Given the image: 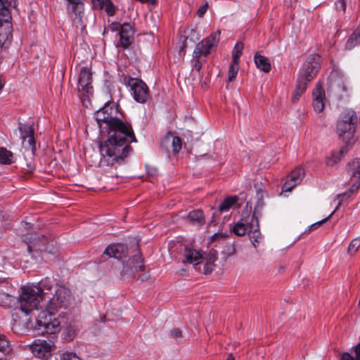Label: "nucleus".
<instances>
[{
    "instance_id": "obj_50",
    "label": "nucleus",
    "mask_w": 360,
    "mask_h": 360,
    "mask_svg": "<svg viewBox=\"0 0 360 360\" xmlns=\"http://www.w3.org/2000/svg\"><path fill=\"white\" fill-rule=\"evenodd\" d=\"M242 48H243V44H239L238 43H237L234 47V50H233V54L235 53V54H238V58L240 57V56L242 54Z\"/></svg>"
},
{
    "instance_id": "obj_53",
    "label": "nucleus",
    "mask_w": 360,
    "mask_h": 360,
    "mask_svg": "<svg viewBox=\"0 0 360 360\" xmlns=\"http://www.w3.org/2000/svg\"><path fill=\"white\" fill-rule=\"evenodd\" d=\"M5 81L3 78L2 75L0 73V91H1L4 86Z\"/></svg>"
},
{
    "instance_id": "obj_45",
    "label": "nucleus",
    "mask_w": 360,
    "mask_h": 360,
    "mask_svg": "<svg viewBox=\"0 0 360 360\" xmlns=\"http://www.w3.org/2000/svg\"><path fill=\"white\" fill-rule=\"evenodd\" d=\"M169 337L178 340L179 339H181L183 338L182 331L179 328H173L169 332Z\"/></svg>"
},
{
    "instance_id": "obj_46",
    "label": "nucleus",
    "mask_w": 360,
    "mask_h": 360,
    "mask_svg": "<svg viewBox=\"0 0 360 360\" xmlns=\"http://www.w3.org/2000/svg\"><path fill=\"white\" fill-rule=\"evenodd\" d=\"M335 86L338 89V91L339 92H344V91H346L347 90V87L345 84V82L342 79H339L336 82H335Z\"/></svg>"
},
{
    "instance_id": "obj_15",
    "label": "nucleus",
    "mask_w": 360,
    "mask_h": 360,
    "mask_svg": "<svg viewBox=\"0 0 360 360\" xmlns=\"http://www.w3.org/2000/svg\"><path fill=\"white\" fill-rule=\"evenodd\" d=\"M134 27L131 23H123L122 27L118 34L120 41L117 46H121L123 49H127L134 41Z\"/></svg>"
},
{
    "instance_id": "obj_20",
    "label": "nucleus",
    "mask_w": 360,
    "mask_h": 360,
    "mask_svg": "<svg viewBox=\"0 0 360 360\" xmlns=\"http://www.w3.org/2000/svg\"><path fill=\"white\" fill-rule=\"evenodd\" d=\"M183 218L190 224L197 227H201L205 224V217L202 210H193Z\"/></svg>"
},
{
    "instance_id": "obj_24",
    "label": "nucleus",
    "mask_w": 360,
    "mask_h": 360,
    "mask_svg": "<svg viewBox=\"0 0 360 360\" xmlns=\"http://www.w3.org/2000/svg\"><path fill=\"white\" fill-rule=\"evenodd\" d=\"M169 145L172 146V151L177 153L181 149V140L179 136H167L162 140L161 146L167 149Z\"/></svg>"
},
{
    "instance_id": "obj_14",
    "label": "nucleus",
    "mask_w": 360,
    "mask_h": 360,
    "mask_svg": "<svg viewBox=\"0 0 360 360\" xmlns=\"http://www.w3.org/2000/svg\"><path fill=\"white\" fill-rule=\"evenodd\" d=\"M53 343L46 340H36L30 346L32 354L37 358L47 360L51 356Z\"/></svg>"
},
{
    "instance_id": "obj_34",
    "label": "nucleus",
    "mask_w": 360,
    "mask_h": 360,
    "mask_svg": "<svg viewBox=\"0 0 360 360\" xmlns=\"http://www.w3.org/2000/svg\"><path fill=\"white\" fill-rule=\"evenodd\" d=\"M12 350L11 342L6 335H0V352L4 354H8Z\"/></svg>"
},
{
    "instance_id": "obj_6",
    "label": "nucleus",
    "mask_w": 360,
    "mask_h": 360,
    "mask_svg": "<svg viewBox=\"0 0 360 360\" xmlns=\"http://www.w3.org/2000/svg\"><path fill=\"white\" fill-rule=\"evenodd\" d=\"M248 207V205H246ZM255 221L252 220L250 216V211L245 207V210L242 211L241 218L232 228L231 231L229 233L217 232L213 234L210 238V242L224 240L230 235L231 232L238 236H243L246 233L250 234L251 229Z\"/></svg>"
},
{
    "instance_id": "obj_42",
    "label": "nucleus",
    "mask_w": 360,
    "mask_h": 360,
    "mask_svg": "<svg viewBox=\"0 0 360 360\" xmlns=\"http://www.w3.org/2000/svg\"><path fill=\"white\" fill-rule=\"evenodd\" d=\"M349 168H350V169H349V172L350 173V174H351L352 176H354L352 175V172L355 171V169H354L352 168V167H349ZM354 176H356V177L358 178V179H357V181H355V182L352 185L351 188H350L349 189H348V191H351V192H352V194H353V193H354V192L356 191L359 188V187H360V176H359V174H356Z\"/></svg>"
},
{
    "instance_id": "obj_8",
    "label": "nucleus",
    "mask_w": 360,
    "mask_h": 360,
    "mask_svg": "<svg viewBox=\"0 0 360 360\" xmlns=\"http://www.w3.org/2000/svg\"><path fill=\"white\" fill-rule=\"evenodd\" d=\"M118 107L115 102L108 101L103 107L95 112V120L101 130L119 117Z\"/></svg>"
},
{
    "instance_id": "obj_11",
    "label": "nucleus",
    "mask_w": 360,
    "mask_h": 360,
    "mask_svg": "<svg viewBox=\"0 0 360 360\" xmlns=\"http://www.w3.org/2000/svg\"><path fill=\"white\" fill-rule=\"evenodd\" d=\"M92 72L88 67H82L77 77V91L81 96H88L92 94Z\"/></svg>"
},
{
    "instance_id": "obj_10",
    "label": "nucleus",
    "mask_w": 360,
    "mask_h": 360,
    "mask_svg": "<svg viewBox=\"0 0 360 360\" xmlns=\"http://www.w3.org/2000/svg\"><path fill=\"white\" fill-rule=\"evenodd\" d=\"M355 129L354 124L337 122L336 132L338 137L343 142V146L341 147V153H347L349 148L356 142V139L354 136Z\"/></svg>"
},
{
    "instance_id": "obj_12",
    "label": "nucleus",
    "mask_w": 360,
    "mask_h": 360,
    "mask_svg": "<svg viewBox=\"0 0 360 360\" xmlns=\"http://www.w3.org/2000/svg\"><path fill=\"white\" fill-rule=\"evenodd\" d=\"M66 1H68L66 6L67 13L71 15V18L75 23L82 25L83 23L82 18L84 14V0Z\"/></svg>"
},
{
    "instance_id": "obj_21",
    "label": "nucleus",
    "mask_w": 360,
    "mask_h": 360,
    "mask_svg": "<svg viewBox=\"0 0 360 360\" xmlns=\"http://www.w3.org/2000/svg\"><path fill=\"white\" fill-rule=\"evenodd\" d=\"M203 259L202 254L200 251H197L195 249L185 246L184 252V264H192L197 265L200 263Z\"/></svg>"
},
{
    "instance_id": "obj_39",
    "label": "nucleus",
    "mask_w": 360,
    "mask_h": 360,
    "mask_svg": "<svg viewBox=\"0 0 360 360\" xmlns=\"http://www.w3.org/2000/svg\"><path fill=\"white\" fill-rule=\"evenodd\" d=\"M223 253L226 255L227 257L233 255L236 253L234 243H227L223 250Z\"/></svg>"
},
{
    "instance_id": "obj_33",
    "label": "nucleus",
    "mask_w": 360,
    "mask_h": 360,
    "mask_svg": "<svg viewBox=\"0 0 360 360\" xmlns=\"http://www.w3.org/2000/svg\"><path fill=\"white\" fill-rule=\"evenodd\" d=\"M13 153L6 148H0V163L3 165H11L12 160Z\"/></svg>"
},
{
    "instance_id": "obj_13",
    "label": "nucleus",
    "mask_w": 360,
    "mask_h": 360,
    "mask_svg": "<svg viewBox=\"0 0 360 360\" xmlns=\"http://www.w3.org/2000/svg\"><path fill=\"white\" fill-rule=\"evenodd\" d=\"M18 129L22 142L25 143L27 141L25 147L34 152L36 150V143L34 137V129L33 124H27L20 122L18 124Z\"/></svg>"
},
{
    "instance_id": "obj_49",
    "label": "nucleus",
    "mask_w": 360,
    "mask_h": 360,
    "mask_svg": "<svg viewBox=\"0 0 360 360\" xmlns=\"http://www.w3.org/2000/svg\"><path fill=\"white\" fill-rule=\"evenodd\" d=\"M208 8V4L205 3L202 5L198 10L197 13L199 17L203 16V15L206 13Z\"/></svg>"
},
{
    "instance_id": "obj_2",
    "label": "nucleus",
    "mask_w": 360,
    "mask_h": 360,
    "mask_svg": "<svg viewBox=\"0 0 360 360\" xmlns=\"http://www.w3.org/2000/svg\"><path fill=\"white\" fill-rule=\"evenodd\" d=\"M71 301L72 295L69 289L65 286H58L53 297L48 299L46 310L41 311L37 319L38 330H41L43 335H55L60 330V322L55 315L60 310L68 309Z\"/></svg>"
},
{
    "instance_id": "obj_27",
    "label": "nucleus",
    "mask_w": 360,
    "mask_h": 360,
    "mask_svg": "<svg viewBox=\"0 0 360 360\" xmlns=\"http://www.w3.org/2000/svg\"><path fill=\"white\" fill-rule=\"evenodd\" d=\"M255 63L258 69L268 73L271 69V63L267 57L262 56L258 52L254 56Z\"/></svg>"
},
{
    "instance_id": "obj_7",
    "label": "nucleus",
    "mask_w": 360,
    "mask_h": 360,
    "mask_svg": "<svg viewBox=\"0 0 360 360\" xmlns=\"http://www.w3.org/2000/svg\"><path fill=\"white\" fill-rule=\"evenodd\" d=\"M24 240L27 243L29 253L36 260H38L41 253H53V245L49 244L44 235L29 233L25 236Z\"/></svg>"
},
{
    "instance_id": "obj_35",
    "label": "nucleus",
    "mask_w": 360,
    "mask_h": 360,
    "mask_svg": "<svg viewBox=\"0 0 360 360\" xmlns=\"http://www.w3.org/2000/svg\"><path fill=\"white\" fill-rule=\"evenodd\" d=\"M14 302V297L8 293L0 291V306L10 307Z\"/></svg>"
},
{
    "instance_id": "obj_32",
    "label": "nucleus",
    "mask_w": 360,
    "mask_h": 360,
    "mask_svg": "<svg viewBox=\"0 0 360 360\" xmlns=\"http://www.w3.org/2000/svg\"><path fill=\"white\" fill-rule=\"evenodd\" d=\"M250 233L252 235L250 236L251 241L252 244L256 246V243H259V238H260V231H259V220L257 219L256 221H254L252 227L251 229Z\"/></svg>"
},
{
    "instance_id": "obj_37",
    "label": "nucleus",
    "mask_w": 360,
    "mask_h": 360,
    "mask_svg": "<svg viewBox=\"0 0 360 360\" xmlns=\"http://www.w3.org/2000/svg\"><path fill=\"white\" fill-rule=\"evenodd\" d=\"M346 153H341V149L338 153L333 152L330 157H329L326 161V164L328 166L332 167L337 164L338 162L340 161L342 157Z\"/></svg>"
},
{
    "instance_id": "obj_3",
    "label": "nucleus",
    "mask_w": 360,
    "mask_h": 360,
    "mask_svg": "<svg viewBox=\"0 0 360 360\" xmlns=\"http://www.w3.org/2000/svg\"><path fill=\"white\" fill-rule=\"evenodd\" d=\"M53 286L54 281L45 278L36 285L22 288L18 299L20 310L28 315L32 310L37 309L40 302L49 299Z\"/></svg>"
},
{
    "instance_id": "obj_19",
    "label": "nucleus",
    "mask_w": 360,
    "mask_h": 360,
    "mask_svg": "<svg viewBox=\"0 0 360 360\" xmlns=\"http://www.w3.org/2000/svg\"><path fill=\"white\" fill-rule=\"evenodd\" d=\"M313 108L317 112H321L324 109L325 91L321 83L316 84V88L312 92Z\"/></svg>"
},
{
    "instance_id": "obj_54",
    "label": "nucleus",
    "mask_w": 360,
    "mask_h": 360,
    "mask_svg": "<svg viewBox=\"0 0 360 360\" xmlns=\"http://www.w3.org/2000/svg\"><path fill=\"white\" fill-rule=\"evenodd\" d=\"M226 360H234L231 356H229Z\"/></svg>"
},
{
    "instance_id": "obj_30",
    "label": "nucleus",
    "mask_w": 360,
    "mask_h": 360,
    "mask_svg": "<svg viewBox=\"0 0 360 360\" xmlns=\"http://www.w3.org/2000/svg\"><path fill=\"white\" fill-rule=\"evenodd\" d=\"M356 116L353 110H346L343 112L341 115V118L338 120V123H345V124H356Z\"/></svg>"
},
{
    "instance_id": "obj_31",
    "label": "nucleus",
    "mask_w": 360,
    "mask_h": 360,
    "mask_svg": "<svg viewBox=\"0 0 360 360\" xmlns=\"http://www.w3.org/2000/svg\"><path fill=\"white\" fill-rule=\"evenodd\" d=\"M264 205L265 203L264 202L263 198L258 197L255 205L253 214L252 217H250L252 220L255 221H256L257 219L259 220V217L262 216V211L264 207Z\"/></svg>"
},
{
    "instance_id": "obj_43",
    "label": "nucleus",
    "mask_w": 360,
    "mask_h": 360,
    "mask_svg": "<svg viewBox=\"0 0 360 360\" xmlns=\"http://www.w3.org/2000/svg\"><path fill=\"white\" fill-rule=\"evenodd\" d=\"M334 214V212H333L328 217L322 219L321 221H318V222H316L313 224H311V226H309L308 227V229H307L304 233H307V232H309L311 231V230H314L316 229H318L319 226H321L323 224H324L325 222H326L331 217L332 215Z\"/></svg>"
},
{
    "instance_id": "obj_28",
    "label": "nucleus",
    "mask_w": 360,
    "mask_h": 360,
    "mask_svg": "<svg viewBox=\"0 0 360 360\" xmlns=\"http://www.w3.org/2000/svg\"><path fill=\"white\" fill-rule=\"evenodd\" d=\"M238 200L237 195H231L226 197L219 205L217 212H227L233 205Z\"/></svg>"
},
{
    "instance_id": "obj_55",
    "label": "nucleus",
    "mask_w": 360,
    "mask_h": 360,
    "mask_svg": "<svg viewBox=\"0 0 360 360\" xmlns=\"http://www.w3.org/2000/svg\"><path fill=\"white\" fill-rule=\"evenodd\" d=\"M217 214V212L213 213V217H214V216Z\"/></svg>"
},
{
    "instance_id": "obj_36",
    "label": "nucleus",
    "mask_w": 360,
    "mask_h": 360,
    "mask_svg": "<svg viewBox=\"0 0 360 360\" xmlns=\"http://www.w3.org/2000/svg\"><path fill=\"white\" fill-rule=\"evenodd\" d=\"M217 257L216 255V252L214 251L213 253L210 252V259L207 261L206 264L204 266V274H210L213 271L214 262L217 260Z\"/></svg>"
},
{
    "instance_id": "obj_52",
    "label": "nucleus",
    "mask_w": 360,
    "mask_h": 360,
    "mask_svg": "<svg viewBox=\"0 0 360 360\" xmlns=\"http://www.w3.org/2000/svg\"><path fill=\"white\" fill-rule=\"evenodd\" d=\"M341 360H356L349 353L344 352L342 354Z\"/></svg>"
},
{
    "instance_id": "obj_16",
    "label": "nucleus",
    "mask_w": 360,
    "mask_h": 360,
    "mask_svg": "<svg viewBox=\"0 0 360 360\" xmlns=\"http://www.w3.org/2000/svg\"><path fill=\"white\" fill-rule=\"evenodd\" d=\"M304 176V169L302 167H296L288 174L285 182L282 186V191H291L294 187L302 182Z\"/></svg>"
},
{
    "instance_id": "obj_51",
    "label": "nucleus",
    "mask_w": 360,
    "mask_h": 360,
    "mask_svg": "<svg viewBox=\"0 0 360 360\" xmlns=\"http://www.w3.org/2000/svg\"><path fill=\"white\" fill-rule=\"evenodd\" d=\"M354 352L355 354V359L356 360H360V342H359L354 349Z\"/></svg>"
},
{
    "instance_id": "obj_48",
    "label": "nucleus",
    "mask_w": 360,
    "mask_h": 360,
    "mask_svg": "<svg viewBox=\"0 0 360 360\" xmlns=\"http://www.w3.org/2000/svg\"><path fill=\"white\" fill-rule=\"evenodd\" d=\"M335 7L337 10H341L345 12L346 10L345 1L344 0H338L335 3Z\"/></svg>"
},
{
    "instance_id": "obj_38",
    "label": "nucleus",
    "mask_w": 360,
    "mask_h": 360,
    "mask_svg": "<svg viewBox=\"0 0 360 360\" xmlns=\"http://www.w3.org/2000/svg\"><path fill=\"white\" fill-rule=\"evenodd\" d=\"M360 247V237L354 238L349 245L347 252L350 255L355 254Z\"/></svg>"
},
{
    "instance_id": "obj_40",
    "label": "nucleus",
    "mask_w": 360,
    "mask_h": 360,
    "mask_svg": "<svg viewBox=\"0 0 360 360\" xmlns=\"http://www.w3.org/2000/svg\"><path fill=\"white\" fill-rule=\"evenodd\" d=\"M352 192L348 191V190L342 193L338 194L337 195V199L339 200L337 207H335L334 212L338 209V207L340 206L342 202L344 200L348 199L352 196Z\"/></svg>"
},
{
    "instance_id": "obj_18",
    "label": "nucleus",
    "mask_w": 360,
    "mask_h": 360,
    "mask_svg": "<svg viewBox=\"0 0 360 360\" xmlns=\"http://www.w3.org/2000/svg\"><path fill=\"white\" fill-rule=\"evenodd\" d=\"M104 254L120 260L127 256L128 248L123 243L110 244L105 248Z\"/></svg>"
},
{
    "instance_id": "obj_29",
    "label": "nucleus",
    "mask_w": 360,
    "mask_h": 360,
    "mask_svg": "<svg viewBox=\"0 0 360 360\" xmlns=\"http://www.w3.org/2000/svg\"><path fill=\"white\" fill-rule=\"evenodd\" d=\"M238 55L233 53L232 61L229 68V81H233L238 72Z\"/></svg>"
},
{
    "instance_id": "obj_1",
    "label": "nucleus",
    "mask_w": 360,
    "mask_h": 360,
    "mask_svg": "<svg viewBox=\"0 0 360 360\" xmlns=\"http://www.w3.org/2000/svg\"><path fill=\"white\" fill-rule=\"evenodd\" d=\"M103 131L107 132V138L99 141L102 160L111 166L123 164L133 150L131 143L137 142L131 123L118 117Z\"/></svg>"
},
{
    "instance_id": "obj_44",
    "label": "nucleus",
    "mask_w": 360,
    "mask_h": 360,
    "mask_svg": "<svg viewBox=\"0 0 360 360\" xmlns=\"http://www.w3.org/2000/svg\"><path fill=\"white\" fill-rule=\"evenodd\" d=\"M355 169V171L352 172L353 176H355L356 174L360 176V158L354 160L349 164V167H352Z\"/></svg>"
},
{
    "instance_id": "obj_17",
    "label": "nucleus",
    "mask_w": 360,
    "mask_h": 360,
    "mask_svg": "<svg viewBox=\"0 0 360 360\" xmlns=\"http://www.w3.org/2000/svg\"><path fill=\"white\" fill-rule=\"evenodd\" d=\"M144 270L143 260L141 257H133L125 264H123L122 274L124 276H134L136 272Z\"/></svg>"
},
{
    "instance_id": "obj_26",
    "label": "nucleus",
    "mask_w": 360,
    "mask_h": 360,
    "mask_svg": "<svg viewBox=\"0 0 360 360\" xmlns=\"http://www.w3.org/2000/svg\"><path fill=\"white\" fill-rule=\"evenodd\" d=\"M360 45V25L349 36L345 44V49L350 51Z\"/></svg>"
},
{
    "instance_id": "obj_5",
    "label": "nucleus",
    "mask_w": 360,
    "mask_h": 360,
    "mask_svg": "<svg viewBox=\"0 0 360 360\" xmlns=\"http://www.w3.org/2000/svg\"><path fill=\"white\" fill-rule=\"evenodd\" d=\"M220 31L211 33L207 37L198 42L193 52L191 65L193 69L200 72L206 58L217 48L219 41Z\"/></svg>"
},
{
    "instance_id": "obj_4",
    "label": "nucleus",
    "mask_w": 360,
    "mask_h": 360,
    "mask_svg": "<svg viewBox=\"0 0 360 360\" xmlns=\"http://www.w3.org/2000/svg\"><path fill=\"white\" fill-rule=\"evenodd\" d=\"M320 67V56L319 55H312L303 64L300 69L297 80L296 88L292 96V101L296 103L300 97L303 94L308 86V84L312 80L316 75Z\"/></svg>"
},
{
    "instance_id": "obj_9",
    "label": "nucleus",
    "mask_w": 360,
    "mask_h": 360,
    "mask_svg": "<svg viewBox=\"0 0 360 360\" xmlns=\"http://www.w3.org/2000/svg\"><path fill=\"white\" fill-rule=\"evenodd\" d=\"M122 83L130 88L134 99L140 103H145L149 98V89L141 79L125 76Z\"/></svg>"
},
{
    "instance_id": "obj_22",
    "label": "nucleus",
    "mask_w": 360,
    "mask_h": 360,
    "mask_svg": "<svg viewBox=\"0 0 360 360\" xmlns=\"http://www.w3.org/2000/svg\"><path fill=\"white\" fill-rule=\"evenodd\" d=\"M13 38V25L11 22H0V45L9 44Z\"/></svg>"
},
{
    "instance_id": "obj_23",
    "label": "nucleus",
    "mask_w": 360,
    "mask_h": 360,
    "mask_svg": "<svg viewBox=\"0 0 360 360\" xmlns=\"http://www.w3.org/2000/svg\"><path fill=\"white\" fill-rule=\"evenodd\" d=\"M93 7L96 9H104L109 16H113L117 11V8L111 0H91Z\"/></svg>"
},
{
    "instance_id": "obj_25",
    "label": "nucleus",
    "mask_w": 360,
    "mask_h": 360,
    "mask_svg": "<svg viewBox=\"0 0 360 360\" xmlns=\"http://www.w3.org/2000/svg\"><path fill=\"white\" fill-rule=\"evenodd\" d=\"M17 0H8V5L4 3L0 7V22H11V13L10 7H15Z\"/></svg>"
},
{
    "instance_id": "obj_47",
    "label": "nucleus",
    "mask_w": 360,
    "mask_h": 360,
    "mask_svg": "<svg viewBox=\"0 0 360 360\" xmlns=\"http://www.w3.org/2000/svg\"><path fill=\"white\" fill-rule=\"evenodd\" d=\"M122 27V24H120V22H113L110 23V25H109V29L112 32H118V33L120 32V30H121Z\"/></svg>"
},
{
    "instance_id": "obj_41",
    "label": "nucleus",
    "mask_w": 360,
    "mask_h": 360,
    "mask_svg": "<svg viewBox=\"0 0 360 360\" xmlns=\"http://www.w3.org/2000/svg\"><path fill=\"white\" fill-rule=\"evenodd\" d=\"M60 360H82V359L75 353L66 352L60 355Z\"/></svg>"
}]
</instances>
